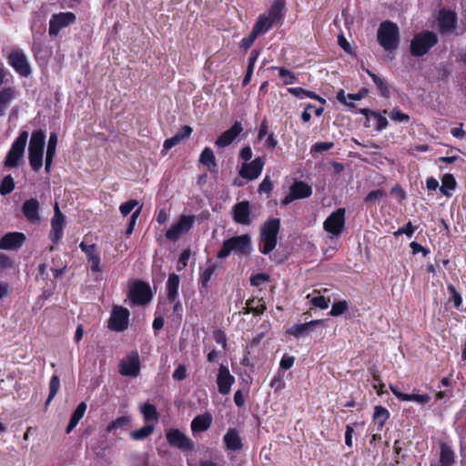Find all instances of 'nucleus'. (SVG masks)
<instances>
[{
  "label": "nucleus",
  "mask_w": 466,
  "mask_h": 466,
  "mask_svg": "<svg viewBox=\"0 0 466 466\" xmlns=\"http://www.w3.org/2000/svg\"><path fill=\"white\" fill-rule=\"evenodd\" d=\"M252 250L251 238L248 234L234 236L226 239L220 250L218 252V258H226L231 253L242 256H248Z\"/></svg>",
  "instance_id": "1"
},
{
  "label": "nucleus",
  "mask_w": 466,
  "mask_h": 466,
  "mask_svg": "<svg viewBox=\"0 0 466 466\" xmlns=\"http://www.w3.org/2000/svg\"><path fill=\"white\" fill-rule=\"evenodd\" d=\"M279 228L280 220L279 218L269 219L261 226L259 233V251L261 253L268 254L276 248Z\"/></svg>",
  "instance_id": "2"
},
{
  "label": "nucleus",
  "mask_w": 466,
  "mask_h": 466,
  "mask_svg": "<svg viewBox=\"0 0 466 466\" xmlns=\"http://www.w3.org/2000/svg\"><path fill=\"white\" fill-rule=\"evenodd\" d=\"M377 40L385 51L391 52L397 49L400 43L398 25L390 21L382 22L377 32Z\"/></svg>",
  "instance_id": "3"
},
{
  "label": "nucleus",
  "mask_w": 466,
  "mask_h": 466,
  "mask_svg": "<svg viewBox=\"0 0 466 466\" xmlns=\"http://www.w3.org/2000/svg\"><path fill=\"white\" fill-rule=\"evenodd\" d=\"M438 43V36L434 32L422 31L414 35L410 42V51L413 56L426 55L431 47Z\"/></svg>",
  "instance_id": "4"
},
{
  "label": "nucleus",
  "mask_w": 466,
  "mask_h": 466,
  "mask_svg": "<svg viewBox=\"0 0 466 466\" xmlns=\"http://www.w3.org/2000/svg\"><path fill=\"white\" fill-rule=\"evenodd\" d=\"M29 133L26 130L20 132L19 136L13 142L11 148L6 154L4 161L5 167L8 168L16 167L24 157Z\"/></svg>",
  "instance_id": "5"
},
{
  "label": "nucleus",
  "mask_w": 466,
  "mask_h": 466,
  "mask_svg": "<svg viewBox=\"0 0 466 466\" xmlns=\"http://www.w3.org/2000/svg\"><path fill=\"white\" fill-rule=\"evenodd\" d=\"M195 217L189 215L180 216L178 221L173 224L166 232V237L171 241L178 240L183 235L187 234L193 227Z\"/></svg>",
  "instance_id": "6"
},
{
  "label": "nucleus",
  "mask_w": 466,
  "mask_h": 466,
  "mask_svg": "<svg viewBox=\"0 0 466 466\" xmlns=\"http://www.w3.org/2000/svg\"><path fill=\"white\" fill-rule=\"evenodd\" d=\"M7 62L21 76L26 77L31 74L30 64L22 49L13 50L7 56Z\"/></svg>",
  "instance_id": "7"
},
{
  "label": "nucleus",
  "mask_w": 466,
  "mask_h": 466,
  "mask_svg": "<svg viewBox=\"0 0 466 466\" xmlns=\"http://www.w3.org/2000/svg\"><path fill=\"white\" fill-rule=\"evenodd\" d=\"M129 311L121 306L114 307L109 321L108 328L114 331H124L127 329L129 323Z\"/></svg>",
  "instance_id": "8"
},
{
  "label": "nucleus",
  "mask_w": 466,
  "mask_h": 466,
  "mask_svg": "<svg viewBox=\"0 0 466 466\" xmlns=\"http://www.w3.org/2000/svg\"><path fill=\"white\" fill-rule=\"evenodd\" d=\"M119 373L126 377H137L140 373V360L137 351H133L119 362Z\"/></svg>",
  "instance_id": "9"
},
{
  "label": "nucleus",
  "mask_w": 466,
  "mask_h": 466,
  "mask_svg": "<svg viewBox=\"0 0 466 466\" xmlns=\"http://www.w3.org/2000/svg\"><path fill=\"white\" fill-rule=\"evenodd\" d=\"M129 299L133 304H147L152 299V292L149 285L141 281L135 282L130 288Z\"/></svg>",
  "instance_id": "10"
},
{
  "label": "nucleus",
  "mask_w": 466,
  "mask_h": 466,
  "mask_svg": "<svg viewBox=\"0 0 466 466\" xmlns=\"http://www.w3.org/2000/svg\"><path fill=\"white\" fill-rule=\"evenodd\" d=\"M345 225V209L338 208L332 212L324 221V229L334 236H339L342 232Z\"/></svg>",
  "instance_id": "11"
},
{
  "label": "nucleus",
  "mask_w": 466,
  "mask_h": 466,
  "mask_svg": "<svg viewBox=\"0 0 466 466\" xmlns=\"http://www.w3.org/2000/svg\"><path fill=\"white\" fill-rule=\"evenodd\" d=\"M169 445L182 451H191L194 448L192 441L178 429H170L166 433Z\"/></svg>",
  "instance_id": "12"
},
{
  "label": "nucleus",
  "mask_w": 466,
  "mask_h": 466,
  "mask_svg": "<svg viewBox=\"0 0 466 466\" xmlns=\"http://www.w3.org/2000/svg\"><path fill=\"white\" fill-rule=\"evenodd\" d=\"M312 194V188L303 181H295L289 187V193L282 199L283 205H289L296 199L309 198Z\"/></svg>",
  "instance_id": "13"
},
{
  "label": "nucleus",
  "mask_w": 466,
  "mask_h": 466,
  "mask_svg": "<svg viewBox=\"0 0 466 466\" xmlns=\"http://www.w3.org/2000/svg\"><path fill=\"white\" fill-rule=\"evenodd\" d=\"M76 15L72 12L53 15L49 21V35H57L59 31L74 23Z\"/></svg>",
  "instance_id": "14"
},
{
  "label": "nucleus",
  "mask_w": 466,
  "mask_h": 466,
  "mask_svg": "<svg viewBox=\"0 0 466 466\" xmlns=\"http://www.w3.org/2000/svg\"><path fill=\"white\" fill-rule=\"evenodd\" d=\"M264 165L265 161L262 157H256L254 160L242 165L239 175L245 179L254 180L260 176Z\"/></svg>",
  "instance_id": "15"
},
{
  "label": "nucleus",
  "mask_w": 466,
  "mask_h": 466,
  "mask_svg": "<svg viewBox=\"0 0 466 466\" xmlns=\"http://www.w3.org/2000/svg\"><path fill=\"white\" fill-rule=\"evenodd\" d=\"M26 238L22 232H9L0 239V249L18 250L25 243Z\"/></svg>",
  "instance_id": "16"
},
{
  "label": "nucleus",
  "mask_w": 466,
  "mask_h": 466,
  "mask_svg": "<svg viewBox=\"0 0 466 466\" xmlns=\"http://www.w3.org/2000/svg\"><path fill=\"white\" fill-rule=\"evenodd\" d=\"M65 217L59 209L58 204L55 205V215L51 219L50 238L53 243L56 244L63 237Z\"/></svg>",
  "instance_id": "17"
},
{
  "label": "nucleus",
  "mask_w": 466,
  "mask_h": 466,
  "mask_svg": "<svg viewBox=\"0 0 466 466\" xmlns=\"http://www.w3.org/2000/svg\"><path fill=\"white\" fill-rule=\"evenodd\" d=\"M235 383V378L230 374L227 366L221 364L217 377L218 389L220 394L228 395L231 390V386Z\"/></svg>",
  "instance_id": "18"
},
{
  "label": "nucleus",
  "mask_w": 466,
  "mask_h": 466,
  "mask_svg": "<svg viewBox=\"0 0 466 466\" xmlns=\"http://www.w3.org/2000/svg\"><path fill=\"white\" fill-rule=\"evenodd\" d=\"M79 248L86 254L87 261L91 264V270L96 273L101 272L100 254L97 251L96 245L86 244L85 241H82Z\"/></svg>",
  "instance_id": "19"
},
{
  "label": "nucleus",
  "mask_w": 466,
  "mask_h": 466,
  "mask_svg": "<svg viewBox=\"0 0 466 466\" xmlns=\"http://www.w3.org/2000/svg\"><path fill=\"white\" fill-rule=\"evenodd\" d=\"M439 28L441 33H449L455 29L457 15L453 11L441 9L438 15Z\"/></svg>",
  "instance_id": "20"
},
{
  "label": "nucleus",
  "mask_w": 466,
  "mask_h": 466,
  "mask_svg": "<svg viewBox=\"0 0 466 466\" xmlns=\"http://www.w3.org/2000/svg\"><path fill=\"white\" fill-rule=\"evenodd\" d=\"M360 113L366 117V127H373L377 131H381L388 126L387 118L378 112L372 111L368 108H363Z\"/></svg>",
  "instance_id": "21"
},
{
  "label": "nucleus",
  "mask_w": 466,
  "mask_h": 466,
  "mask_svg": "<svg viewBox=\"0 0 466 466\" xmlns=\"http://www.w3.org/2000/svg\"><path fill=\"white\" fill-rule=\"evenodd\" d=\"M243 131L240 122L236 121L232 127L224 131L216 140L215 145L218 147H226L229 146L236 137Z\"/></svg>",
  "instance_id": "22"
},
{
  "label": "nucleus",
  "mask_w": 466,
  "mask_h": 466,
  "mask_svg": "<svg viewBox=\"0 0 466 466\" xmlns=\"http://www.w3.org/2000/svg\"><path fill=\"white\" fill-rule=\"evenodd\" d=\"M39 210L40 204L35 198L25 200L22 206L23 214L33 224L39 223L40 221Z\"/></svg>",
  "instance_id": "23"
},
{
  "label": "nucleus",
  "mask_w": 466,
  "mask_h": 466,
  "mask_svg": "<svg viewBox=\"0 0 466 466\" xmlns=\"http://www.w3.org/2000/svg\"><path fill=\"white\" fill-rule=\"evenodd\" d=\"M17 91L15 86H9L0 90V117L4 116L11 103L16 98Z\"/></svg>",
  "instance_id": "24"
},
{
  "label": "nucleus",
  "mask_w": 466,
  "mask_h": 466,
  "mask_svg": "<svg viewBox=\"0 0 466 466\" xmlns=\"http://www.w3.org/2000/svg\"><path fill=\"white\" fill-rule=\"evenodd\" d=\"M390 389L393 395L402 401H414L419 404L424 405L431 400L429 394H407L401 392L396 386L390 385Z\"/></svg>",
  "instance_id": "25"
},
{
  "label": "nucleus",
  "mask_w": 466,
  "mask_h": 466,
  "mask_svg": "<svg viewBox=\"0 0 466 466\" xmlns=\"http://www.w3.org/2000/svg\"><path fill=\"white\" fill-rule=\"evenodd\" d=\"M234 219L237 223L242 225L250 224V208L248 201H242L236 204L233 208Z\"/></svg>",
  "instance_id": "26"
},
{
  "label": "nucleus",
  "mask_w": 466,
  "mask_h": 466,
  "mask_svg": "<svg viewBox=\"0 0 466 466\" xmlns=\"http://www.w3.org/2000/svg\"><path fill=\"white\" fill-rule=\"evenodd\" d=\"M322 322H323L322 319H315V320H311V321H309L306 323L296 324V325L291 326L288 329L287 332L289 335H292L296 338H300V337H303V336L309 334L310 331L313 330V329L316 326L321 324Z\"/></svg>",
  "instance_id": "27"
},
{
  "label": "nucleus",
  "mask_w": 466,
  "mask_h": 466,
  "mask_svg": "<svg viewBox=\"0 0 466 466\" xmlns=\"http://www.w3.org/2000/svg\"><path fill=\"white\" fill-rule=\"evenodd\" d=\"M224 442L230 451H238L242 448V441L236 429L230 428L224 435Z\"/></svg>",
  "instance_id": "28"
},
{
  "label": "nucleus",
  "mask_w": 466,
  "mask_h": 466,
  "mask_svg": "<svg viewBox=\"0 0 466 466\" xmlns=\"http://www.w3.org/2000/svg\"><path fill=\"white\" fill-rule=\"evenodd\" d=\"M212 423V416L209 413H204L196 416L191 421V430L194 432L207 431Z\"/></svg>",
  "instance_id": "29"
},
{
  "label": "nucleus",
  "mask_w": 466,
  "mask_h": 466,
  "mask_svg": "<svg viewBox=\"0 0 466 466\" xmlns=\"http://www.w3.org/2000/svg\"><path fill=\"white\" fill-rule=\"evenodd\" d=\"M217 270V265L211 261L208 262V265L205 268H202L199 276V290L202 293L204 289H208V282Z\"/></svg>",
  "instance_id": "30"
},
{
  "label": "nucleus",
  "mask_w": 466,
  "mask_h": 466,
  "mask_svg": "<svg viewBox=\"0 0 466 466\" xmlns=\"http://www.w3.org/2000/svg\"><path fill=\"white\" fill-rule=\"evenodd\" d=\"M46 142V132L38 129L33 131L29 142L28 151H42L44 152Z\"/></svg>",
  "instance_id": "31"
},
{
  "label": "nucleus",
  "mask_w": 466,
  "mask_h": 466,
  "mask_svg": "<svg viewBox=\"0 0 466 466\" xmlns=\"http://www.w3.org/2000/svg\"><path fill=\"white\" fill-rule=\"evenodd\" d=\"M57 140H58L57 135L56 133H51L50 136H49L48 144H47V149H46V167H45V168H46V172L50 171V168H51V166H52V162H53L54 157L56 155Z\"/></svg>",
  "instance_id": "32"
},
{
  "label": "nucleus",
  "mask_w": 466,
  "mask_h": 466,
  "mask_svg": "<svg viewBox=\"0 0 466 466\" xmlns=\"http://www.w3.org/2000/svg\"><path fill=\"white\" fill-rule=\"evenodd\" d=\"M179 277L173 273L170 274L167 281V299L171 302L175 301L178 296V288H179Z\"/></svg>",
  "instance_id": "33"
},
{
  "label": "nucleus",
  "mask_w": 466,
  "mask_h": 466,
  "mask_svg": "<svg viewBox=\"0 0 466 466\" xmlns=\"http://www.w3.org/2000/svg\"><path fill=\"white\" fill-rule=\"evenodd\" d=\"M455 462V456L452 449L442 442L441 444L440 463L441 466H452Z\"/></svg>",
  "instance_id": "34"
},
{
  "label": "nucleus",
  "mask_w": 466,
  "mask_h": 466,
  "mask_svg": "<svg viewBox=\"0 0 466 466\" xmlns=\"http://www.w3.org/2000/svg\"><path fill=\"white\" fill-rule=\"evenodd\" d=\"M86 410V404L85 402L79 403L71 416L69 424L66 428V433H70L76 427L79 420L85 415Z\"/></svg>",
  "instance_id": "35"
},
{
  "label": "nucleus",
  "mask_w": 466,
  "mask_h": 466,
  "mask_svg": "<svg viewBox=\"0 0 466 466\" xmlns=\"http://www.w3.org/2000/svg\"><path fill=\"white\" fill-rule=\"evenodd\" d=\"M457 187V182L453 177V175L447 173L443 175L441 178V187H440L441 192L446 196H451V190H454Z\"/></svg>",
  "instance_id": "36"
},
{
  "label": "nucleus",
  "mask_w": 466,
  "mask_h": 466,
  "mask_svg": "<svg viewBox=\"0 0 466 466\" xmlns=\"http://www.w3.org/2000/svg\"><path fill=\"white\" fill-rule=\"evenodd\" d=\"M199 162L213 171L217 167L216 157L210 147H205L199 157Z\"/></svg>",
  "instance_id": "37"
},
{
  "label": "nucleus",
  "mask_w": 466,
  "mask_h": 466,
  "mask_svg": "<svg viewBox=\"0 0 466 466\" xmlns=\"http://www.w3.org/2000/svg\"><path fill=\"white\" fill-rule=\"evenodd\" d=\"M307 299H309L310 303L316 307L319 308L321 309H326L329 308L330 299L328 298H325L324 296L320 295L319 291L314 290L312 293L307 295Z\"/></svg>",
  "instance_id": "38"
},
{
  "label": "nucleus",
  "mask_w": 466,
  "mask_h": 466,
  "mask_svg": "<svg viewBox=\"0 0 466 466\" xmlns=\"http://www.w3.org/2000/svg\"><path fill=\"white\" fill-rule=\"evenodd\" d=\"M140 412L143 415L145 421H157L158 412L157 408L151 403H145L140 407Z\"/></svg>",
  "instance_id": "39"
},
{
  "label": "nucleus",
  "mask_w": 466,
  "mask_h": 466,
  "mask_svg": "<svg viewBox=\"0 0 466 466\" xmlns=\"http://www.w3.org/2000/svg\"><path fill=\"white\" fill-rule=\"evenodd\" d=\"M273 25L268 16L260 15L253 27L254 35L268 32Z\"/></svg>",
  "instance_id": "40"
},
{
  "label": "nucleus",
  "mask_w": 466,
  "mask_h": 466,
  "mask_svg": "<svg viewBox=\"0 0 466 466\" xmlns=\"http://www.w3.org/2000/svg\"><path fill=\"white\" fill-rule=\"evenodd\" d=\"M284 6H285V4H284L283 0H277L271 5L268 17L274 24L277 23L282 17Z\"/></svg>",
  "instance_id": "41"
},
{
  "label": "nucleus",
  "mask_w": 466,
  "mask_h": 466,
  "mask_svg": "<svg viewBox=\"0 0 466 466\" xmlns=\"http://www.w3.org/2000/svg\"><path fill=\"white\" fill-rule=\"evenodd\" d=\"M366 73L371 77L374 85L379 89L380 96H382L384 97H388L390 96V91H389L388 86L384 82V80L380 76L372 73L369 69H366Z\"/></svg>",
  "instance_id": "42"
},
{
  "label": "nucleus",
  "mask_w": 466,
  "mask_h": 466,
  "mask_svg": "<svg viewBox=\"0 0 466 466\" xmlns=\"http://www.w3.org/2000/svg\"><path fill=\"white\" fill-rule=\"evenodd\" d=\"M389 416L390 413L385 408L381 406L375 407L373 420L375 423L378 424L379 430H381L383 428L386 420L389 419Z\"/></svg>",
  "instance_id": "43"
},
{
  "label": "nucleus",
  "mask_w": 466,
  "mask_h": 466,
  "mask_svg": "<svg viewBox=\"0 0 466 466\" xmlns=\"http://www.w3.org/2000/svg\"><path fill=\"white\" fill-rule=\"evenodd\" d=\"M155 427L150 424H147L138 430H136L130 433V436L135 441H143L148 438L154 432Z\"/></svg>",
  "instance_id": "44"
},
{
  "label": "nucleus",
  "mask_w": 466,
  "mask_h": 466,
  "mask_svg": "<svg viewBox=\"0 0 466 466\" xmlns=\"http://www.w3.org/2000/svg\"><path fill=\"white\" fill-rule=\"evenodd\" d=\"M43 155L42 151H29V164L34 171H39L43 166Z\"/></svg>",
  "instance_id": "45"
},
{
  "label": "nucleus",
  "mask_w": 466,
  "mask_h": 466,
  "mask_svg": "<svg viewBox=\"0 0 466 466\" xmlns=\"http://www.w3.org/2000/svg\"><path fill=\"white\" fill-rule=\"evenodd\" d=\"M130 422V418L127 417V416H122V417H118L117 419H116L115 420H113L112 422H110L107 427H106V431L111 433V432H116L117 430H121V429H124L126 426H127Z\"/></svg>",
  "instance_id": "46"
},
{
  "label": "nucleus",
  "mask_w": 466,
  "mask_h": 466,
  "mask_svg": "<svg viewBox=\"0 0 466 466\" xmlns=\"http://www.w3.org/2000/svg\"><path fill=\"white\" fill-rule=\"evenodd\" d=\"M15 188L14 178L11 175L5 176L0 184V194L5 196L10 194Z\"/></svg>",
  "instance_id": "47"
},
{
  "label": "nucleus",
  "mask_w": 466,
  "mask_h": 466,
  "mask_svg": "<svg viewBox=\"0 0 466 466\" xmlns=\"http://www.w3.org/2000/svg\"><path fill=\"white\" fill-rule=\"evenodd\" d=\"M60 388V380L57 375L52 376L49 383V396L46 400V405H48L49 402L54 399L56 395Z\"/></svg>",
  "instance_id": "48"
},
{
  "label": "nucleus",
  "mask_w": 466,
  "mask_h": 466,
  "mask_svg": "<svg viewBox=\"0 0 466 466\" xmlns=\"http://www.w3.org/2000/svg\"><path fill=\"white\" fill-rule=\"evenodd\" d=\"M349 309V303L346 300L339 301L333 303L331 307V310L329 312L330 316L337 317L343 314Z\"/></svg>",
  "instance_id": "49"
},
{
  "label": "nucleus",
  "mask_w": 466,
  "mask_h": 466,
  "mask_svg": "<svg viewBox=\"0 0 466 466\" xmlns=\"http://www.w3.org/2000/svg\"><path fill=\"white\" fill-rule=\"evenodd\" d=\"M386 193L382 189H376L370 191L365 198L364 201L367 204H375L385 197Z\"/></svg>",
  "instance_id": "50"
},
{
  "label": "nucleus",
  "mask_w": 466,
  "mask_h": 466,
  "mask_svg": "<svg viewBox=\"0 0 466 466\" xmlns=\"http://www.w3.org/2000/svg\"><path fill=\"white\" fill-rule=\"evenodd\" d=\"M448 291L450 293L449 300L453 303L456 309H459L462 303L461 295L456 290V289L453 286H449Z\"/></svg>",
  "instance_id": "51"
},
{
  "label": "nucleus",
  "mask_w": 466,
  "mask_h": 466,
  "mask_svg": "<svg viewBox=\"0 0 466 466\" xmlns=\"http://www.w3.org/2000/svg\"><path fill=\"white\" fill-rule=\"evenodd\" d=\"M279 77L284 85H291L296 82V76L291 71L286 68H279Z\"/></svg>",
  "instance_id": "52"
},
{
  "label": "nucleus",
  "mask_w": 466,
  "mask_h": 466,
  "mask_svg": "<svg viewBox=\"0 0 466 466\" xmlns=\"http://www.w3.org/2000/svg\"><path fill=\"white\" fill-rule=\"evenodd\" d=\"M138 207H142L141 205H139V202L137 200H135V199H132V200H129V201H127L125 203H123L120 208H119V210L121 212V214L126 217L135 208H138Z\"/></svg>",
  "instance_id": "53"
},
{
  "label": "nucleus",
  "mask_w": 466,
  "mask_h": 466,
  "mask_svg": "<svg viewBox=\"0 0 466 466\" xmlns=\"http://www.w3.org/2000/svg\"><path fill=\"white\" fill-rule=\"evenodd\" d=\"M390 117L392 121L395 122H404L407 123L410 120V116L406 113L400 111L398 107L392 109Z\"/></svg>",
  "instance_id": "54"
},
{
  "label": "nucleus",
  "mask_w": 466,
  "mask_h": 466,
  "mask_svg": "<svg viewBox=\"0 0 466 466\" xmlns=\"http://www.w3.org/2000/svg\"><path fill=\"white\" fill-rule=\"evenodd\" d=\"M254 299H249L247 301V308L245 310V314L254 313L256 315H260L266 310V306L264 303L258 305L257 307H252V303Z\"/></svg>",
  "instance_id": "55"
},
{
  "label": "nucleus",
  "mask_w": 466,
  "mask_h": 466,
  "mask_svg": "<svg viewBox=\"0 0 466 466\" xmlns=\"http://www.w3.org/2000/svg\"><path fill=\"white\" fill-rule=\"evenodd\" d=\"M415 229L416 228L413 227L412 223L409 221L404 227L399 228L393 233V235L398 237L400 235L405 234L409 238H410L413 236Z\"/></svg>",
  "instance_id": "56"
},
{
  "label": "nucleus",
  "mask_w": 466,
  "mask_h": 466,
  "mask_svg": "<svg viewBox=\"0 0 466 466\" xmlns=\"http://www.w3.org/2000/svg\"><path fill=\"white\" fill-rule=\"evenodd\" d=\"M269 279V276L266 273H258L250 277V284L254 287H258L261 284L267 282Z\"/></svg>",
  "instance_id": "57"
},
{
  "label": "nucleus",
  "mask_w": 466,
  "mask_h": 466,
  "mask_svg": "<svg viewBox=\"0 0 466 466\" xmlns=\"http://www.w3.org/2000/svg\"><path fill=\"white\" fill-rule=\"evenodd\" d=\"M333 142H317L311 147V152L322 153L333 148Z\"/></svg>",
  "instance_id": "58"
},
{
  "label": "nucleus",
  "mask_w": 466,
  "mask_h": 466,
  "mask_svg": "<svg viewBox=\"0 0 466 466\" xmlns=\"http://www.w3.org/2000/svg\"><path fill=\"white\" fill-rule=\"evenodd\" d=\"M175 380H183L187 378V369L184 364H179L172 374Z\"/></svg>",
  "instance_id": "59"
},
{
  "label": "nucleus",
  "mask_w": 466,
  "mask_h": 466,
  "mask_svg": "<svg viewBox=\"0 0 466 466\" xmlns=\"http://www.w3.org/2000/svg\"><path fill=\"white\" fill-rule=\"evenodd\" d=\"M141 209H142V207H138V208H137L133 212V214L131 215V218H130V220H129V224H128V227L127 228V234H131L132 233V231L134 229V227H135V224H136V221H137V218L140 215Z\"/></svg>",
  "instance_id": "60"
},
{
  "label": "nucleus",
  "mask_w": 466,
  "mask_h": 466,
  "mask_svg": "<svg viewBox=\"0 0 466 466\" xmlns=\"http://www.w3.org/2000/svg\"><path fill=\"white\" fill-rule=\"evenodd\" d=\"M273 188V184L272 182L270 181V179L268 178V177H266L262 182L259 184V187H258V192L259 193H269L271 192Z\"/></svg>",
  "instance_id": "61"
},
{
  "label": "nucleus",
  "mask_w": 466,
  "mask_h": 466,
  "mask_svg": "<svg viewBox=\"0 0 466 466\" xmlns=\"http://www.w3.org/2000/svg\"><path fill=\"white\" fill-rule=\"evenodd\" d=\"M192 131L193 129L189 126H183L175 135L178 137V139L181 142L187 138L191 135Z\"/></svg>",
  "instance_id": "62"
},
{
  "label": "nucleus",
  "mask_w": 466,
  "mask_h": 466,
  "mask_svg": "<svg viewBox=\"0 0 466 466\" xmlns=\"http://www.w3.org/2000/svg\"><path fill=\"white\" fill-rule=\"evenodd\" d=\"M295 361V358L293 356L284 355L280 360V368L283 370L290 369Z\"/></svg>",
  "instance_id": "63"
},
{
  "label": "nucleus",
  "mask_w": 466,
  "mask_h": 466,
  "mask_svg": "<svg viewBox=\"0 0 466 466\" xmlns=\"http://www.w3.org/2000/svg\"><path fill=\"white\" fill-rule=\"evenodd\" d=\"M179 143H180V140L178 139V137L174 135L172 137L165 140L164 145H163L164 150L167 151Z\"/></svg>",
  "instance_id": "64"
}]
</instances>
